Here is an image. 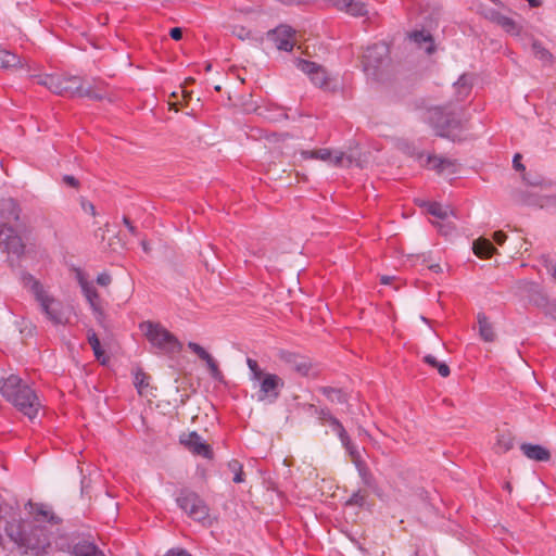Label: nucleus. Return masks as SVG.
<instances>
[{
	"mask_svg": "<svg viewBox=\"0 0 556 556\" xmlns=\"http://www.w3.org/2000/svg\"><path fill=\"white\" fill-rule=\"evenodd\" d=\"M1 394L12 403L17 410L27 416L30 420L37 417L41 408L36 392L16 375H10L0 382Z\"/></svg>",
	"mask_w": 556,
	"mask_h": 556,
	"instance_id": "f257e3e1",
	"label": "nucleus"
},
{
	"mask_svg": "<svg viewBox=\"0 0 556 556\" xmlns=\"http://www.w3.org/2000/svg\"><path fill=\"white\" fill-rule=\"evenodd\" d=\"M7 532L18 546L31 551L36 556L45 554L51 544V531L47 525L21 521L8 528Z\"/></svg>",
	"mask_w": 556,
	"mask_h": 556,
	"instance_id": "f03ea898",
	"label": "nucleus"
},
{
	"mask_svg": "<svg viewBox=\"0 0 556 556\" xmlns=\"http://www.w3.org/2000/svg\"><path fill=\"white\" fill-rule=\"evenodd\" d=\"M140 329L143 331L151 345L157 349V353L160 354L172 357L178 354L182 349V344L178 338L160 323L146 320L140 324Z\"/></svg>",
	"mask_w": 556,
	"mask_h": 556,
	"instance_id": "7ed1b4c3",
	"label": "nucleus"
},
{
	"mask_svg": "<svg viewBox=\"0 0 556 556\" xmlns=\"http://www.w3.org/2000/svg\"><path fill=\"white\" fill-rule=\"evenodd\" d=\"M36 84L45 86L55 94L75 98L79 97L83 87V78L59 74H46L34 76Z\"/></svg>",
	"mask_w": 556,
	"mask_h": 556,
	"instance_id": "20e7f679",
	"label": "nucleus"
},
{
	"mask_svg": "<svg viewBox=\"0 0 556 556\" xmlns=\"http://www.w3.org/2000/svg\"><path fill=\"white\" fill-rule=\"evenodd\" d=\"M428 122L435 134L443 138H450V130L460 127L459 113L451 104L431 108L428 111Z\"/></svg>",
	"mask_w": 556,
	"mask_h": 556,
	"instance_id": "39448f33",
	"label": "nucleus"
},
{
	"mask_svg": "<svg viewBox=\"0 0 556 556\" xmlns=\"http://www.w3.org/2000/svg\"><path fill=\"white\" fill-rule=\"evenodd\" d=\"M176 503L194 521L203 522L210 516V508L204 500L189 489L179 491Z\"/></svg>",
	"mask_w": 556,
	"mask_h": 556,
	"instance_id": "423d86ee",
	"label": "nucleus"
},
{
	"mask_svg": "<svg viewBox=\"0 0 556 556\" xmlns=\"http://www.w3.org/2000/svg\"><path fill=\"white\" fill-rule=\"evenodd\" d=\"M389 54V46L384 42H377L367 47L362 56L364 71H372V74H375L376 71L388 61Z\"/></svg>",
	"mask_w": 556,
	"mask_h": 556,
	"instance_id": "0eeeda50",
	"label": "nucleus"
},
{
	"mask_svg": "<svg viewBox=\"0 0 556 556\" xmlns=\"http://www.w3.org/2000/svg\"><path fill=\"white\" fill-rule=\"evenodd\" d=\"M36 301L39 303L41 312L47 319L53 325H65L67 323V316L61 301L48 294V292L36 299Z\"/></svg>",
	"mask_w": 556,
	"mask_h": 556,
	"instance_id": "6e6552de",
	"label": "nucleus"
},
{
	"mask_svg": "<svg viewBox=\"0 0 556 556\" xmlns=\"http://www.w3.org/2000/svg\"><path fill=\"white\" fill-rule=\"evenodd\" d=\"M179 442L193 455L202 456L206 459H212L214 457L212 446L203 441L202 437L197 431L181 433Z\"/></svg>",
	"mask_w": 556,
	"mask_h": 556,
	"instance_id": "1a4fd4ad",
	"label": "nucleus"
},
{
	"mask_svg": "<svg viewBox=\"0 0 556 556\" xmlns=\"http://www.w3.org/2000/svg\"><path fill=\"white\" fill-rule=\"evenodd\" d=\"M285 387V381L276 374L267 372L260 382V390L257 393L258 401L268 400L274 403L279 396Z\"/></svg>",
	"mask_w": 556,
	"mask_h": 556,
	"instance_id": "9d476101",
	"label": "nucleus"
},
{
	"mask_svg": "<svg viewBox=\"0 0 556 556\" xmlns=\"http://www.w3.org/2000/svg\"><path fill=\"white\" fill-rule=\"evenodd\" d=\"M301 155L303 159L307 160V159H315V160H320V161H325V162H329L331 164H333L334 166H340V167H349L353 160L350 155H346L344 152H336L334 155H332V151L329 150V149H317V150H312V151H308V150H303L301 152Z\"/></svg>",
	"mask_w": 556,
	"mask_h": 556,
	"instance_id": "9b49d317",
	"label": "nucleus"
},
{
	"mask_svg": "<svg viewBox=\"0 0 556 556\" xmlns=\"http://www.w3.org/2000/svg\"><path fill=\"white\" fill-rule=\"evenodd\" d=\"M0 245L8 254L15 255L17 258L24 255L26 248L24 241L13 227L0 230Z\"/></svg>",
	"mask_w": 556,
	"mask_h": 556,
	"instance_id": "f8f14e48",
	"label": "nucleus"
},
{
	"mask_svg": "<svg viewBox=\"0 0 556 556\" xmlns=\"http://www.w3.org/2000/svg\"><path fill=\"white\" fill-rule=\"evenodd\" d=\"M296 66L300 71L309 77L311 81L315 86L325 88L328 85V76L321 65L312 61L300 59L296 61Z\"/></svg>",
	"mask_w": 556,
	"mask_h": 556,
	"instance_id": "ddd939ff",
	"label": "nucleus"
},
{
	"mask_svg": "<svg viewBox=\"0 0 556 556\" xmlns=\"http://www.w3.org/2000/svg\"><path fill=\"white\" fill-rule=\"evenodd\" d=\"M278 357L286 365H289L292 370L300 374L301 376H307L312 369V363L305 356L296 354L291 351L281 350L278 353Z\"/></svg>",
	"mask_w": 556,
	"mask_h": 556,
	"instance_id": "4468645a",
	"label": "nucleus"
},
{
	"mask_svg": "<svg viewBox=\"0 0 556 556\" xmlns=\"http://www.w3.org/2000/svg\"><path fill=\"white\" fill-rule=\"evenodd\" d=\"M21 207L13 198L0 199V230L11 227V222L20 220Z\"/></svg>",
	"mask_w": 556,
	"mask_h": 556,
	"instance_id": "2eb2a0df",
	"label": "nucleus"
},
{
	"mask_svg": "<svg viewBox=\"0 0 556 556\" xmlns=\"http://www.w3.org/2000/svg\"><path fill=\"white\" fill-rule=\"evenodd\" d=\"M268 38L273 40L279 50L291 51L294 47V30L287 25H281L268 31Z\"/></svg>",
	"mask_w": 556,
	"mask_h": 556,
	"instance_id": "dca6fc26",
	"label": "nucleus"
},
{
	"mask_svg": "<svg viewBox=\"0 0 556 556\" xmlns=\"http://www.w3.org/2000/svg\"><path fill=\"white\" fill-rule=\"evenodd\" d=\"M188 348L193 352L200 359L206 363L207 369L214 380L222 381L224 376L220 371L217 362L214 357L200 344L190 341Z\"/></svg>",
	"mask_w": 556,
	"mask_h": 556,
	"instance_id": "f3484780",
	"label": "nucleus"
},
{
	"mask_svg": "<svg viewBox=\"0 0 556 556\" xmlns=\"http://www.w3.org/2000/svg\"><path fill=\"white\" fill-rule=\"evenodd\" d=\"M188 348L193 352L200 359L206 363L207 369L214 380L222 381L224 376L220 371L217 362L214 357L200 344L190 341Z\"/></svg>",
	"mask_w": 556,
	"mask_h": 556,
	"instance_id": "a211bd4d",
	"label": "nucleus"
},
{
	"mask_svg": "<svg viewBox=\"0 0 556 556\" xmlns=\"http://www.w3.org/2000/svg\"><path fill=\"white\" fill-rule=\"evenodd\" d=\"M27 507L29 508V514L33 518L30 520H22L23 522H36L47 526H53L58 523V518L51 511L46 509L43 505L34 504L29 501L26 504V508Z\"/></svg>",
	"mask_w": 556,
	"mask_h": 556,
	"instance_id": "6ab92c4d",
	"label": "nucleus"
},
{
	"mask_svg": "<svg viewBox=\"0 0 556 556\" xmlns=\"http://www.w3.org/2000/svg\"><path fill=\"white\" fill-rule=\"evenodd\" d=\"M308 407L317 415L319 422L321 425H328L337 435L346 431L341 421L331 414L328 407L318 408L313 404H309Z\"/></svg>",
	"mask_w": 556,
	"mask_h": 556,
	"instance_id": "aec40b11",
	"label": "nucleus"
},
{
	"mask_svg": "<svg viewBox=\"0 0 556 556\" xmlns=\"http://www.w3.org/2000/svg\"><path fill=\"white\" fill-rule=\"evenodd\" d=\"M488 18L511 36H519L521 33V26L516 21L498 11L491 10L488 14Z\"/></svg>",
	"mask_w": 556,
	"mask_h": 556,
	"instance_id": "412c9836",
	"label": "nucleus"
},
{
	"mask_svg": "<svg viewBox=\"0 0 556 556\" xmlns=\"http://www.w3.org/2000/svg\"><path fill=\"white\" fill-rule=\"evenodd\" d=\"M520 450L527 458L535 462H548L552 457L551 452L540 444L522 443Z\"/></svg>",
	"mask_w": 556,
	"mask_h": 556,
	"instance_id": "4be33fe9",
	"label": "nucleus"
},
{
	"mask_svg": "<svg viewBox=\"0 0 556 556\" xmlns=\"http://www.w3.org/2000/svg\"><path fill=\"white\" fill-rule=\"evenodd\" d=\"M409 38L429 55L435 52V43L432 35L425 30H414Z\"/></svg>",
	"mask_w": 556,
	"mask_h": 556,
	"instance_id": "5701e85b",
	"label": "nucleus"
},
{
	"mask_svg": "<svg viewBox=\"0 0 556 556\" xmlns=\"http://www.w3.org/2000/svg\"><path fill=\"white\" fill-rule=\"evenodd\" d=\"M515 201L521 205L542 208L545 206L547 199L528 190H521L515 193Z\"/></svg>",
	"mask_w": 556,
	"mask_h": 556,
	"instance_id": "b1692460",
	"label": "nucleus"
},
{
	"mask_svg": "<svg viewBox=\"0 0 556 556\" xmlns=\"http://www.w3.org/2000/svg\"><path fill=\"white\" fill-rule=\"evenodd\" d=\"M73 556H105V554L89 540H80L72 547Z\"/></svg>",
	"mask_w": 556,
	"mask_h": 556,
	"instance_id": "393cba45",
	"label": "nucleus"
},
{
	"mask_svg": "<svg viewBox=\"0 0 556 556\" xmlns=\"http://www.w3.org/2000/svg\"><path fill=\"white\" fill-rule=\"evenodd\" d=\"M477 320L479 326L480 338L484 342H494L496 340V332L489 317L484 313L480 312L477 315Z\"/></svg>",
	"mask_w": 556,
	"mask_h": 556,
	"instance_id": "a878e982",
	"label": "nucleus"
},
{
	"mask_svg": "<svg viewBox=\"0 0 556 556\" xmlns=\"http://www.w3.org/2000/svg\"><path fill=\"white\" fill-rule=\"evenodd\" d=\"M429 166L437 170L439 174L443 173L444 170H448L450 173L454 174L456 173L457 168V161L442 157L438 155H429L427 160Z\"/></svg>",
	"mask_w": 556,
	"mask_h": 556,
	"instance_id": "bb28decb",
	"label": "nucleus"
},
{
	"mask_svg": "<svg viewBox=\"0 0 556 556\" xmlns=\"http://www.w3.org/2000/svg\"><path fill=\"white\" fill-rule=\"evenodd\" d=\"M354 465L357 469L358 476L362 479V482L364 483V485H366L367 488L372 490L375 493H377V491L379 490L377 480H376L375 476L372 475L370 468L366 464V462L364 459L358 460V463H356Z\"/></svg>",
	"mask_w": 556,
	"mask_h": 556,
	"instance_id": "cd10ccee",
	"label": "nucleus"
},
{
	"mask_svg": "<svg viewBox=\"0 0 556 556\" xmlns=\"http://www.w3.org/2000/svg\"><path fill=\"white\" fill-rule=\"evenodd\" d=\"M21 282L25 288L29 289V291L34 294L35 300L47 292L43 289L41 282L27 271H22Z\"/></svg>",
	"mask_w": 556,
	"mask_h": 556,
	"instance_id": "c85d7f7f",
	"label": "nucleus"
},
{
	"mask_svg": "<svg viewBox=\"0 0 556 556\" xmlns=\"http://www.w3.org/2000/svg\"><path fill=\"white\" fill-rule=\"evenodd\" d=\"M472 250L480 258H489L497 252L493 243L485 238H479L473 242Z\"/></svg>",
	"mask_w": 556,
	"mask_h": 556,
	"instance_id": "c756f323",
	"label": "nucleus"
},
{
	"mask_svg": "<svg viewBox=\"0 0 556 556\" xmlns=\"http://www.w3.org/2000/svg\"><path fill=\"white\" fill-rule=\"evenodd\" d=\"M23 66V60L17 54L0 49V68L13 70Z\"/></svg>",
	"mask_w": 556,
	"mask_h": 556,
	"instance_id": "7c9ffc66",
	"label": "nucleus"
},
{
	"mask_svg": "<svg viewBox=\"0 0 556 556\" xmlns=\"http://www.w3.org/2000/svg\"><path fill=\"white\" fill-rule=\"evenodd\" d=\"M81 290L91 308L94 312H101L100 296L97 289L92 285L85 281L81 282Z\"/></svg>",
	"mask_w": 556,
	"mask_h": 556,
	"instance_id": "2f4dec72",
	"label": "nucleus"
},
{
	"mask_svg": "<svg viewBox=\"0 0 556 556\" xmlns=\"http://www.w3.org/2000/svg\"><path fill=\"white\" fill-rule=\"evenodd\" d=\"M338 438L340 439L346 453L350 455L353 464L358 463V460H363L359 451L357 450L355 444L352 442V440L346 431H344L342 434L338 435Z\"/></svg>",
	"mask_w": 556,
	"mask_h": 556,
	"instance_id": "473e14b6",
	"label": "nucleus"
},
{
	"mask_svg": "<svg viewBox=\"0 0 556 556\" xmlns=\"http://www.w3.org/2000/svg\"><path fill=\"white\" fill-rule=\"evenodd\" d=\"M456 88V96L458 101H464L471 92V80L468 75L463 74L454 84Z\"/></svg>",
	"mask_w": 556,
	"mask_h": 556,
	"instance_id": "72a5a7b5",
	"label": "nucleus"
},
{
	"mask_svg": "<svg viewBox=\"0 0 556 556\" xmlns=\"http://www.w3.org/2000/svg\"><path fill=\"white\" fill-rule=\"evenodd\" d=\"M87 340L93 351L96 359L99 361L101 364H105L106 357L104 356V351L101 346V343H100V340H99L97 333L92 329H90L88 331Z\"/></svg>",
	"mask_w": 556,
	"mask_h": 556,
	"instance_id": "f704fd0d",
	"label": "nucleus"
},
{
	"mask_svg": "<svg viewBox=\"0 0 556 556\" xmlns=\"http://www.w3.org/2000/svg\"><path fill=\"white\" fill-rule=\"evenodd\" d=\"M319 391L331 402L345 404L349 401L348 394L341 389L332 387H320Z\"/></svg>",
	"mask_w": 556,
	"mask_h": 556,
	"instance_id": "c9c22d12",
	"label": "nucleus"
},
{
	"mask_svg": "<svg viewBox=\"0 0 556 556\" xmlns=\"http://www.w3.org/2000/svg\"><path fill=\"white\" fill-rule=\"evenodd\" d=\"M515 438L510 431H503L497 434L496 448L506 453L514 447Z\"/></svg>",
	"mask_w": 556,
	"mask_h": 556,
	"instance_id": "e433bc0d",
	"label": "nucleus"
},
{
	"mask_svg": "<svg viewBox=\"0 0 556 556\" xmlns=\"http://www.w3.org/2000/svg\"><path fill=\"white\" fill-rule=\"evenodd\" d=\"M532 50L536 59L545 63H553V54L542 46L539 40H533Z\"/></svg>",
	"mask_w": 556,
	"mask_h": 556,
	"instance_id": "4c0bfd02",
	"label": "nucleus"
},
{
	"mask_svg": "<svg viewBox=\"0 0 556 556\" xmlns=\"http://www.w3.org/2000/svg\"><path fill=\"white\" fill-rule=\"evenodd\" d=\"M424 362L429 366L437 368L440 376L444 378L448 377L451 374L448 365L446 363L439 362L433 355H426L424 357Z\"/></svg>",
	"mask_w": 556,
	"mask_h": 556,
	"instance_id": "58836bf2",
	"label": "nucleus"
},
{
	"mask_svg": "<svg viewBox=\"0 0 556 556\" xmlns=\"http://www.w3.org/2000/svg\"><path fill=\"white\" fill-rule=\"evenodd\" d=\"M345 12L355 17H362L368 13L366 4L359 0H350Z\"/></svg>",
	"mask_w": 556,
	"mask_h": 556,
	"instance_id": "ea45409f",
	"label": "nucleus"
},
{
	"mask_svg": "<svg viewBox=\"0 0 556 556\" xmlns=\"http://www.w3.org/2000/svg\"><path fill=\"white\" fill-rule=\"evenodd\" d=\"M228 468L230 471L233 472V479L232 481L235 483H241L244 481V472H243V466L242 464L237 459H231L228 463Z\"/></svg>",
	"mask_w": 556,
	"mask_h": 556,
	"instance_id": "a19ab883",
	"label": "nucleus"
},
{
	"mask_svg": "<svg viewBox=\"0 0 556 556\" xmlns=\"http://www.w3.org/2000/svg\"><path fill=\"white\" fill-rule=\"evenodd\" d=\"M427 211L430 215L435 216L440 219H445L448 215L447 210L438 202L428 203Z\"/></svg>",
	"mask_w": 556,
	"mask_h": 556,
	"instance_id": "79ce46f5",
	"label": "nucleus"
},
{
	"mask_svg": "<svg viewBox=\"0 0 556 556\" xmlns=\"http://www.w3.org/2000/svg\"><path fill=\"white\" fill-rule=\"evenodd\" d=\"M367 494L363 493L361 490L354 492L351 497L346 501V506H357V507H364L366 503Z\"/></svg>",
	"mask_w": 556,
	"mask_h": 556,
	"instance_id": "37998d69",
	"label": "nucleus"
},
{
	"mask_svg": "<svg viewBox=\"0 0 556 556\" xmlns=\"http://www.w3.org/2000/svg\"><path fill=\"white\" fill-rule=\"evenodd\" d=\"M148 375L142 370L138 369L134 375V384L138 389L139 393H141L142 389L148 387Z\"/></svg>",
	"mask_w": 556,
	"mask_h": 556,
	"instance_id": "c03bdc74",
	"label": "nucleus"
},
{
	"mask_svg": "<svg viewBox=\"0 0 556 556\" xmlns=\"http://www.w3.org/2000/svg\"><path fill=\"white\" fill-rule=\"evenodd\" d=\"M84 97H87L91 100H94V101H101L104 99V96L99 92V91H96L91 88H84V86L81 87V92L79 93V97L78 98H84Z\"/></svg>",
	"mask_w": 556,
	"mask_h": 556,
	"instance_id": "a18cd8bd",
	"label": "nucleus"
},
{
	"mask_svg": "<svg viewBox=\"0 0 556 556\" xmlns=\"http://www.w3.org/2000/svg\"><path fill=\"white\" fill-rule=\"evenodd\" d=\"M327 3L339 11L345 12L350 4V0H327Z\"/></svg>",
	"mask_w": 556,
	"mask_h": 556,
	"instance_id": "49530a36",
	"label": "nucleus"
},
{
	"mask_svg": "<svg viewBox=\"0 0 556 556\" xmlns=\"http://www.w3.org/2000/svg\"><path fill=\"white\" fill-rule=\"evenodd\" d=\"M543 260L544 266L551 273L552 277L556 280V261H553L547 256H544Z\"/></svg>",
	"mask_w": 556,
	"mask_h": 556,
	"instance_id": "de8ad7c7",
	"label": "nucleus"
},
{
	"mask_svg": "<svg viewBox=\"0 0 556 556\" xmlns=\"http://www.w3.org/2000/svg\"><path fill=\"white\" fill-rule=\"evenodd\" d=\"M62 181L67 185L68 187H72V188H75V189H78L79 186H80V182L77 178H75L74 176L72 175H64L63 178H62Z\"/></svg>",
	"mask_w": 556,
	"mask_h": 556,
	"instance_id": "09e8293b",
	"label": "nucleus"
},
{
	"mask_svg": "<svg viewBox=\"0 0 556 556\" xmlns=\"http://www.w3.org/2000/svg\"><path fill=\"white\" fill-rule=\"evenodd\" d=\"M111 281H112V278L108 273H102V274L98 275V277H97V283L102 287L109 286L111 283Z\"/></svg>",
	"mask_w": 556,
	"mask_h": 556,
	"instance_id": "8fccbe9b",
	"label": "nucleus"
},
{
	"mask_svg": "<svg viewBox=\"0 0 556 556\" xmlns=\"http://www.w3.org/2000/svg\"><path fill=\"white\" fill-rule=\"evenodd\" d=\"M521 155L519 153L514 155L513 166L517 172H523L526 169L525 165L521 163Z\"/></svg>",
	"mask_w": 556,
	"mask_h": 556,
	"instance_id": "3c124183",
	"label": "nucleus"
},
{
	"mask_svg": "<svg viewBox=\"0 0 556 556\" xmlns=\"http://www.w3.org/2000/svg\"><path fill=\"white\" fill-rule=\"evenodd\" d=\"M493 239L497 244L502 245L506 241L507 235L502 230H497L493 233Z\"/></svg>",
	"mask_w": 556,
	"mask_h": 556,
	"instance_id": "603ef678",
	"label": "nucleus"
},
{
	"mask_svg": "<svg viewBox=\"0 0 556 556\" xmlns=\"http://www.w3.org/2000/svg\"><path fill=\"white\" fill-rule=\"evenodd\" d=\"M123 224L127 227L128 231L132 235V236H137L138 235V229L137 227H135L131 223V220L127 217V216H124L123 217Z\"/></svg>",
	"mask_w": 556,
	"mask_h": 556,
	"instance_id": "864d4df0",
	"label": "nucleus"
},
{
	"mask_svg": "<svg viewBox=\"0 0 556 556\" xmlns=\"http://www.w3.org/2000/svg\"><path fill=\"white\" fill-rule=\"evenodd\" d=\"M182 29L180 27H174L169 30V36L172 39L178 41L182 38Z\"/></svg>",
	"mask_w": 556,
	"mask_h": 556,
	"instance_id": "5fc2aeb1",
	"label": "nucleus"
},
{
	"mask_svg": "<svg viewBox=\"0 0 556 556\" xmlns=\"http://www.w3.org/2000/svg\"><path fill=\"white\" fill-rule=\"evenodd\" d=\"M247 365H248V367H249V369H250V372H251V374H252V372H254V371H257V370L262 369V368L258 366V363H257L255 359L250 358V357H248V358H247Z\"/></svg>",
	"mask_w": 556,
	"mask_h": 556,
	"instance_id": "6e6d98bb",
	"label": "nucleus"
},
{
	"mask_svg": "<svg viewBox=\"0 0 556 556\" xmlns=\"http://www.w3.org/2000/svg\"><path fill=\"white\" fill-rule=\"evenodd\" d=\"M267 372H264L262 369L254 371L251 374V380L261 382L262 379L266 376Z\"/></svg>",
	"mask_w": 556,
	"mask_h": 556,
	"instance_id": "4d7b16f0",
	"label": "nucleus"
},
{
	"mask_svg": "<svg viewBox=\"0 0 556 556\" xmlns=\"http://www.w3.org/2000/svg\"><path fill=\"white\" fill-rule=\"evenodd\" d=\"M81 206L85 212H89L93 216L96 215V207L91 202H83Z\"/></svg>",
	"mask_w": 556,
	"mask_h": 556,
	"instance_id": "13d9d810",
	"label": "nucleus"
},
{
	"mask_svg": "<svg viewBox=\"0 0 556 556\" xmlns=\"http://www.w3.org/2000/svg\"><path fill=\"white\" fill-rule=\"evenodd\" d=\"M279 1L283 4L292 5V4H304V3H307L309 0H279Z\"/></svg>",
	"mask_w": 556,
	"mask_h": 556,
	"instance_id": "bf43d9fd",
	"label": "nucleus"
},
{
	"mask_svg": "<svg viewBox=\"0 0 556 556\" xmlns=\"http://www.w3.org/2000/svg\"><path fill=\"white\" fill-rule=\"evenodd\" d=\"M523 179L530 185V186H539L541 184V180L539 178H528L527 176H523Z\"/></svg>",
	"mask_w": 556,
	"mask_h": 556,
	"instance_id": "052dcab7",
	"label": "nucleus"
},
{
	"mask_svg": "<svg viewBox=\"0 0 556 556\" xmlns=\"http://www.w3.org/2000/svg\"><path fill=\"white\" fill-rule=\"evenodd\" d=\"M392 279H393V277H391V276H382V277L380 278V282H381L382 285H389V283L391 282V280H392Z\"/></svg>",
	"mask_w": 556,
	"mask_h": 556,
	"instance_id": "680f3d73",
	"label": "nucleus"
},
{
	"mask_svg": "<svg viewBox=\"0 0 556 556\" xmlns=\"http://www.w3.org/2000/svg\"><path fill=\"white\" fill-rule=\"evenodd\" d=\"M554 318H556V304L552 305L551 311L548 312Z\"/></svg>",
	"mask_w": 556,
	"mask_h": 556,
	"instance_id": "e2e57ef3",
	"label": "nucleus"
},
{
	"mask_svg": "<svg viewBox=\"0 0 556 556\" xmlns=\"http://www.w3.org/2000/svg\"><path fill=\"white\" fill-rule=\"evenodd\" d=\"M504 489H505L506 491H508V492H511L513 486H511L510 482H506V483L504 484Z\"/></svg>",
	"mask_w": 556,
	"mask_h": 556,
	"instance_id": "0e129e2a",
	"label": "nucleus"
},
{
	"mask_svg": "<svg viewBox=\"0 0 556 556\" xmlns=\"http://www.w3.org/2000/svg\"><path fill=\"white\" fill-rule=\"evenodd\" d=\"M8 262H9L10 267H12V268H14L17 265V264H15L14 260L11 257L8 258Z\"/></svg>",
	"mask_w": 556,
	"mask_h": 556,
	"instance_id": "69168bd1",
	"label": "nucleus"
},
{
	"mask_svg": "<svg viewBox=\"0 0 556 556\" xmlns=\"http://www.w3.org/2000/svg\"><path fill=\"white\" fill-rule=\"evenodd\" d=\"M141 245H142V248H143L144 252H149V248H148V245H147V242H146V241H142V242H141Z\"/></svg>",
	"mask_w": 556,
	"mask_h": 556,
	"instance_id": "338daca9",
	"label": "nucleus"
},
{
	"mask_svg": "<svg viewBox=\"0 0 556 556\" xmlns=\"http://www.w3.org/2000/svg\"><path fill=\"white\" fill-rule=\"evenodd\" d=\"M211 68H212V64H211V63H207V64L205 65V71H206V72H208V71H211Z\"/></svg>",
	"mask_w": 556,
	"mask_h": 556,
	"instance_id": "774afa93",
	"label": "nucleus"
}]
</instances>
